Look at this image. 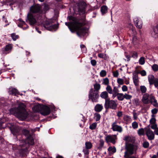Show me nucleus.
Segmentation results:
<instances>
[{"instance_id": "nucleus-1", "label": "nucleus", "mask_w": 158, "mask_h": 158, "mask_svg": "<svg viewBox=\"0 0 158 158\" xmlns=\"http://www.w3.org/2000/svg\"><path fill=\"white\" fill-rule=\"evenodd\" d=\"M68 18L70 22H66L65 25L67 26L70 31L72 32L77 31V34L79 36H84L85 34L86 30L84 28H82V24L79 23L77 19L72 16H69Z\"/></svg>"}, {"instance_id": "nucleus-2", "label": "nucleus", "mask_w": 158, "mask_h": 158, "mask_svg": "<svg viewBox=\"0 0 158 158\" xmlns=\"http://www.w3.org/2000/svg\"><path fill=\"white\" fill-rule=\"evenodd\" d=\"M26 106L23 103L19 104L17 108L11 109L10 112L12 114H16L18 118L21 120L25 119L28 116V114L25 110Z\"/></svg>"}, {"instance_id": "nucleus-3", "label": "nucleus", "mask_w": 158, "mask_h": 158, "mask_svg": "<svg viewBox=\"0 0 158 158\" xmlns=\"http://www.w3.org/2000/svg\"><path fill=\"white\" fill-rule=\"evenodd\" d=\"M27 18L30 24L33 25L35 24L37 22H40V21L42 18V16L40 15L37 16L32 14L31 13H29L28 14Z\"/></svg>"}, {"instance_id": "nucleus-4", "label": "nucleus", "mask_w": 158, "mask_h": 158, "mask_svg": "<svg viewBox=\"0 0 158 158\" xmlns=\"http://www.w3.org/2000/svg\"><path fill=\"white\" fill-rule=\"evenodd\" d=\"M117 101L110 100L108 98V100H106L104 104V106L106 109L110 108L114 110H116L117 107Z\"/></svg>"}, {"instance_id": "nucleus-5", "label": "nucleus", "mask_w": 158, "mask_h": 158, "mask_svg": "<svg viewBox=\"0 0 158 158\" xmlns=\"http://www.w3.org/2000/svg\"><path fill=\"white\" fill-rule=\"evenodd\" d=\"M98 93L99 92L94 90L92 88L91 89L88 95L89 99L91 100L93 102H98L99 97Z\"/></svg>"}, {"instance_id": "nucleus-6", "label": "nucleus", "mask_w": 158, "mask_h": 158, "mask_svg": "<svg viewBox=\"0 0 158 158\" xmlns=\"http://www.w3.org/2000/svg\"><path fill=\"white\" fill-rule=\"evenodd\" d=\"M125 148L126 150L125 152H127V154L130 155L136 153V151L138 148V146L136 145L127 143Z\"/></svg>"}, {"instance_id": "nucleus-7", "label": "nucleus", "mask_w": 158, "mask_h": 158, "mask_svg": "<svg viewBox=\"0 0 158 158\" xmlns=\"http://www.w3.org/2000/svg\"><path fill=\"white\" fill-rule=\"evenodd\" d=\"M44 27L48 30L53 31L56 30L58 28V25L55 24L51 25L49 20L46 21L44 24Z\"/></svg>"}, {"instance_id": "nucleus-8", "label": "nucleus", "mask_w": 158, "mask_h": 158, "mask_svg": "<svg viewBox=\"0 0 158 158\" xmlns=\"http://www.w3.org/2000/svg\"><path fill=\"white\" fill-rule=\"evenodd\" d=\"M30 11L32 14L37 15H40L42 16V11L40 10V7L38 5L32 6L30 8Z\"/></svg>"}, {"instance_id": "nucleus-9", "label": "nucleus", "mask_w": 158, "mask_h": 158, "mask_svg": "<svg viewBox=\"0 0 158 158\" xmlns=\"http://www.w3.org/2000/svg\"><path fill=\"white\" fill-rule=\"evenodd\" d=\"M150 125L145 127V134L148 139L150 140H153L155 138V134L154 132L151 130L149 127Z\"/></svg>"}, {"instance_id": "nucleus-10", "label": "nucleus", "mask_w": 158, "mask_h": 158, "mask_svg": "<svg viewBox=\"0 0 158 158\" xmlns=\"http://www.w3.org/2000/svg\"><path fill=\"white\" fill-rule=\"evenodd\" d=\"M117 139V136L116 135H106L105 139L106 143L110 142L113 144L116 143V140Z\"/></svg>"}, {"instance_id": "nucleus-11", "label": "nucleus", "mask_w": 158, "mask_h": 158, "mask_svg": "<svg viewBox=\"0 0 158 158\" xmlns=\"http://www.w3.org/2000/svg\"><path fill=\"white\" fill-rule=\"evenodd\" d=\"M40 113L42 115L46 116L48 115L50 113V107L46 105H42L40 106Z\"/></svg>"}, {"instance_id": "nucleus-12", "label": "nucleus", "mask_w": 158, "mask_h": 158, "mask_svg": "<svg viewBox=\"0 0 158 158\" xmlns=\"http://www.w3.org/2000/svg\"><path fill=\"white\" fill-rule=\"evenodd\" d=\"M111 129L113 131H117L121 133L122 132L123 129L122 127L117 125L116 121H115L111 125Z\"/></svg>"}, {"instance_id": "nucleus-13", "label": "nucleus", "mask_w": 158, "mask_h": 158, "mask_svg": "<svg viewBox=\"0 0 158 158\" xmlns=\"http://www.w3.org/2000/svg\"><path fill=\"white\" fill-rule=\"evenodd\" d=\"M78 6V11L82 14L84 13L85 11L86 3L84 2H81L79 3Z\"/></svg>"}, {"instance_id": "nucleus-14", "label": "nucleus", "mask_w": 158, "mask_h": 158, "mask_svg": "<svg viewBox=\"0 0 158 158\" xmlns=\"http://www.w3.org/2000/svg\"><path fill=\"white\" fill-rule=\"evenodd\" d=\"M134 22L135 25L139 28L141 29L142 27L143 23L141 20L137 17H135L134 19Z\"/></svg>"}, {"instance_id": "nucleus-15", "label": "nucleus", "mask_w": 158, "mask_h": 158, "mask_svg": "<svg viewBox=\"0 0 158 158\" xmlns=\"http://www.w3.org/2000/svg\"><path fill=\"white\" fill-rule=\"evenodd\" d=\"M151 35L154 38H158V24L153 28L151 32Z\"/></svg>"}, {"instance_id": "nucleus-16", "label": "nucleus", "mask_w": 158, "mask_h": 158, "mask_svg": "<svg viewBox=\"0 0 158 158\" xmlns=\"http://www.w3.org/2000/svg\"><path fill=\"white\" fill-rule=\"evenodd\" d=\"M149 95L148 94H144L142 97V101L145 104H148L150 103L149 100Z\"/></svg>"}, {"instance_id": "nucleus-17", "label": "nucleus", "mask_w": 158, "mask_h": 158, "mask_svg": "<svg viewBox=\"0 0 158 158\" xmlns=\"http://www.w3.org/2000/svg\"><path fill=\"white\" fill-rule=\"evenodd\" d=\"M132 79L134 83L135 86H138L139 85V78L137 74H133L132 77Z\"/></svg>"}, {"instance_id": "nucleus-18", "label": "nucleus", "mask_w": 158, "mask_h": 158, "mask_svg": "<svg viewBox=\"0 0 158 158\" xmlns=\"http://www.w3.org/2000/svg\"><path fill=\"white\" fill-rule=\"evenodd\" d=\"M149 101L150 102H151L154 106L156 107H158V103L157 102V101L154 96L152 95L150 96Z\"/></svg>"}, {"instance_id": "nucleus-19", "label": "nucleus", "mask_w": 158, "mask_h": 158, "mask_svg": "<svg viewBox=\"0 0 158 158\" xmlns=\"http://www.w3.org/2000/svg\"><path fill=\"white\" fill-rule=\"evenodd\" d=\"M13 48L12 45L9 44L6 45L4 48L3 52L5 54L8 53L10 52Z\"/></svg>"}, {"instance_id": "nucleus-20", "label": "nucleus", "mask_w": 158, "mask_h": 158, "mask_svg": "<svg viewBox=\"0 0 158 158\" xmlns=\"http://www.w3.org/2000/svg\"><path fill=\"white\" fill-rule=\"evenodd\" d=\"M8 92L10 94L14 95L15 96L19 94V92L16 89L12 87L9 89Z\"/></svg>"}, {"instance_id": "nucleus-21", "label": "nucleus", "mask_w": 158, "mask_h": 158, "mask_svg": "<svg viewBox=\"0 0 158 158\" xmlns=\"http://www.w3.org/2000/svg\"><path fill=\"white\" fill-rule=\"evenodd\" d=\"M103 108V106L102 105L98 104H97L94 107V110L97 112H101Z\"/></svg>"}, {"instance_id": "nucleus-22", "label": "nucleus", "mask_w": 158, "mask_h": 158, "mask_svg": "<svg viewBox=\"0 0 158 158\" xmlns=\"http://www.w3.org/2000/svg\"><path fill=\"white\" fill-rule=\"evenodd\" d=\"M100 96L102 98L105 99V100H108V94L106 91L102 92L100 94Z\"/></svg>"}, {"instance_id": "nucleus-23", "label": "nucleus", "mask_w": 158, "mask_h": 158, "mask_svg": "<svg viewBox=\"0 0 158 158\" xmlns=\"http://www.w3.org/2000/svg\"><path fill=\"white\" fill-rule=\"evenodd\" d=\"M148 80L150 85H152L154 84L155 82V77L154 76L152 75H150L148 77Z\"/></svg>"}, {"instance_id": "nucleus-24", "label": "nucleus", "mask_w": 158, "mask_h": 158, "mask_svg": "<svg viewBox=\"0 0 158 158\" xmlns=\"http://www.w3.org/2000/svg\"><path fill=\"white\" fill-rule=\"evenodd\" d=\"M79 120L81 122V123L80 124V126L81 127L82 126V124H84L85 123L86 121V120L83 116V115L82 114H80L78 116Z\"/></svg>"}, {"instance_id": "nucleus-25", "label": "nucleus", "mask_w": 158, "mask_h": 158, "mask_svg": "<svg viewBox=\"0 0 158 158\" xmlns=\"http://www.w3.org/2000/svg\"><path fill=\"white\" fill-rule=\"evenodd\" d=\"M145 133V127L144 128H142L139 129L137 131V133L139 136L144 135Z\"/></svg>"}, {"instance_id": "nucleus-26", "label": "nucleus", "mask_w": 158, "mask_h": 158, "mask_svg": "<svg viewBox=\"0 0 158 158\" xmlns=\"http://www.w3.org/2000/svg\"><path fill=\"white\" fill-rule=\"evenodd\" d=\"M94 90L98 92L101 88V85L99 84L96 83L94 85Z\"/></svg>"}, {"instance_id": "nucleus-27", "label": "nucleus", "mask_w": 158, "mask_h": 158, "mask_svg": "<svg viewBox=\"0 0 158 158\" xmlns=\"http://www.w3.org/2000/svg\"><path fill=\"white\" fill-rule=\"evenodd\" d=\"M130 155L127 154V152H124V157L125 158H138V156H130Z\"/></svg>"}, {"instance_id": "nucleus-28", "label": "nucleus", "mask_w": 158, "mask_h": 158, "mask_svg": "<svg viewBox=\"0 0 158 158\" xmlns=\"http://www.w3.org/2000/svg\"><path fill=\"white\" fill-rule=\"evenodd\" d=\"M26 141L30 145H33L34 143V141L32 138L30 136L29 138H27Z\"/></svg>"}, {"instance_id": "nucleus-29", "label": "nucleus", "mask_w": 158, "mask_h": 158, "mask_svg": "<svg viewBox=\"0 0 158 158\" xmlns=\"http://www.w3.org/2000/svg\"><path fill=\"white\" fill-rule=\"evenodd\" d=\"M101 11L102 14H104L107 12V8L106 6H103L101 7Z\"/></svg>"}, {"instance_id": "nucleus-30", "label": "nucleus", "mask_w": 158, "mask_h": 158, "mask_svg": "<svg viewBox=\"0 0 158 158\" xmlns=\"http://www.w3.org/2000/svg\"><path fill=\"white\" fill-rule=\"evenodd\" d=\"M124 94L123 93H118L117 97V99L120 101H122L124 99Z\"/></svg>"}, {"instance_id": "nucleus-31", "label": "nucleus", "mask_w": 158, "mask_h": 158, "mask_svg": "<svg viewBox=\"0 0 158 158\" xmlns=\"http://www.w3.org/2000/svg\"><path fill=\"white\" fill-rule=\"evenodd\" d=\"M106 91H107V93H108L110 94H112L113 90L112 88L110 85H108L106 88Z\"/></svg>"}, {"instance_id": "nucleus-32", "label": "nucleus", "mask_w": 158, "mask_h": 158, "mask_svg": "<svg viewBox=\"0 0 158 158\" xmlns=\"http://www.w3.org/2000/svg\"><path fill=\"white\" fill-rule=\"evenodd\" d=\"M104 143V141L103 139H101L99 140V146L98 148L101 149L103 147Z\"/></svg>"}, {"instance_id": "nucleus-33", "label": "nucleus", "mask_w": 158, "mask_h": 158, "mask_svg": "<svg viewBox=\"0 0 158 158\" xmlns=\"http://www.w3.org/2000/svg\"><path fill=\"white\" fill-rule=\"evenodd\" d=\"M117 82L119 85H122L124 84V79H123L118 78L117 79Z\"/></svg>"}, {"instance_id": "nucleus-34", "label": "nucleus", "mask_w": 158, "mask_h": 158, "mask_svg": "<svg viewBox=\"0 0 158 158\" xmlns=\"http://www.w3.org/2000/svg\"><path fill=\"white\" fill-rule=\"evenodd\" d=\"M85 145L87 149H90L91 148L92 146L91 143L89 142H86L85 143Z\"/></svg>"}, {"instance_id": "nucleus-35", "label": "nucleus", "mask_w": 158, "mask_h": 158, "mask_svg": "<svg viewBox=\"0 0 158 158\" xmlns=\"http://www.w3.org/2000/svg\"><path fill=\"white\" fill-rule=\"evenodd\" d=\"M140 90L142 94L145 93L147 91V88L144 85L140 86Z\"/></svg>"}, {"instance_id": "nucleus-36", "label": "nucleus", "mask_w": 158, "mask_h": 158, "mask_svg": "<svg viewBox=\"0 0 158 158\" xmlns=\"http://www.w3.org/2000/svg\"><path fill=\"white\" fill-rule=\"evenodd\" d=\"M152 118L150 120V123L151 124H154L156 123V119L155 118L154 115H152Z\"/></svg>"}, {"instance_id": "nucleus-37", "label": "nucleus", "mask_w": 158, "mask_h": 158, "mask_svg": "<svg viewBox=\"0 0 158 158\" xmlns=\"http://www.w3.org/2000/svg\"><path fill=\"white\" fill-rule=\"evenodd\" d=\"M94 118L96 121H98L100 120L101 116L99 114L95 113L94 114Z\"/></svg>"}, {"instance_id": "nucleus-38", "label": "nucleus", "mask_w": 158, "mask_h": 158, "mask_svg": "<svg viewBox=\"0 0 158 158\" xmlns=\"http://www.w3.org/2000/svg\"><path fill=\"white\" fill-rule=\"evenodd\" d=\"M11 37L12 40L14 41H15L17 39H18L19 36L18 35H16L15 34L13 33L11 34Z\"/></svg>"}, {"instance_id": "nucleus-39", "label": "nucleus", "mask_w": 158, "mask_h": 158, "mask_svg": "<svg viewBox=\"0 0 158 158\" xmlns=\"http://www.w3.org/2000/svg\"><path fill=\"white\" fill-rule=\"evenodd\" d=\"M134 104L136 106H138L140 104V101L138 98H135L133 101Z\"/></svg>"}, {"instance_id": "nucleus-40", "label": "nucleus", "mask_w": 158, "mask_h": 158, "mask_svg": "<svg viewBox=\"0 0 158 158\" xmlns=\"http://www.w3.org/2000/svg\"><path fill=\"white\" fill-rule=\"evenodd\" d=\"M139 64L141 65H143L145 63V58L143 57H141L139 60Z\"/></svg>"}, {"instance_id": "nucleus-41", "label": "nucleus", "mask_w": 158, "mask_h": 158, "mask_svg": "<svg viewBox=\"0 0 158 158\" xmlns=\"http://www.w3.org/2000/svg\"><path fill=\"white\" fill-rule=\"evenodd\" d=\"M106 70H102L100 73V76L102 77H103L106 76Z\"/></svg>"}, {"instance_id": "nucleus-42", "label": "nucleus", "mask_w": 158, "mask_h": 158, "mask_svg": "<svg viewBox=\"0 0 158 158\" xmlns=\"http://www.w3.org/2000/svg\"><path fill=\"white\" fill-rule=\"evenodd\" d=\"M132 127L134 129H136L138 127V123L135 121L132 123Z\"/></svg>"}, {"instance_id": "nucleus-43", "label": "nucleus", "mask_w": 158, "mask_h": 158, "mask_svg": "<svg viewBox=\"0 0 158 158\" xmlns=\"http://www.w3.org/2000/svg\"><path fill=\"white\" fill-rule=\"evenodd\" d=\"M23 134L25 136H29V131L28 130L24 129L22 131Z\"/></svg>"}, {"instance_id": "nucleus-44", "label": "nucleus", "mask_w": 158, "mask_h": 158, "mask_svg": "<svg viewBox=\"0 0 158 158\" xmlns=\"http://www.w3.org/2000/svg\"><path fill=\"white\" fill-rule=\"evenodd\" d=\"M97 126V123H94L90 125L89 126V128L91 130L95 129Z\"/></svg>"}, {"instance_id": "nucleus-45", "label": "nucleus", "mask_w": 158, "mask_h": 158, "mask_svg": "<svg viewBox=\"0 0 158 158\" xmlns=\"http://www.w3.org/2000/svg\"><path fill=\"white\" fill-rule=\"evenodd\" d=\"M102 84L106 85H109V80L107 78H106L103 79Z\"/></svg>"}, {"instance_id": "nucleus-46", "label": "nucleus", "mask_w": 158, "mask_h": 158, "mask_svg": "<svg viewBox=\"0 0 158 158\" xmlns=\"http://www.w3.org/2000/svg\"><path fill=\"white\" fill-rule=\"evenodd\" d=\"M124 96V99L125 98L127 100H130L132 98V96L127 94H125Z\"/></svg>"}, {"instance_id": "nucleus-47", "label": "nucleus", "mask_w": 158, "mask_h": 158, "mask_svg": "<svg viewBox=\"0 0 158 158\" xmlns=\"http://www.w3.org/2000/svg\"><path fill=\"white\" fill-rule=\"evenodd\" d=\"M153 70L154 71H157L158 70V65L156 64H154L152 66Z\"/></svg>"}, {"instance_id": "nucleus-48", "label": "nucleus", "mask_w": 158, "mask_h": 158, "mask_svg": "<svg viewBox=\"0 0 158 158\" xmlns=\"http://www.w3.org/2000/svg\"><path fill=\"white\" fill-rule=\"evenodd\" d=\"M108 150L109 152L112 151L114 153L116 152V149L115 147L112 148L111 147H110L108 148Z\"/></svg>"}, {"instance_id": "nucleus-49", "label": "nucleus", "mask_w": 158, "mask_h": 158, "mask_svg": "<svg viewBox=\"0 0 158 158\" xmlns=\"http://www.w3.org/2000/svg\"><path fill=\"white\" fill-rule=\"evenodd\" d=\"M138 56V54L137 52H134L132 54L131 57L137 59Z\"/></svg>"}, {"instance_id": "nucleus-50", "label": "nucleus", "mask_w": 158, "mask_h": 158, "mask_svg": "<svg viewBox=\"0 0 158 158\" xmlns=\"http://www.w3.org/2000/svg\"><path fill=\"white\" fill-rule=\"evenodd\" d=\"M112 73L113 76L115 77H117L119 74L117 70L113 72Z\"/></svg>"}, {"instance_id": "nucleus-51", "label": "nucleus", "mask_w": 158, "mask_h": 158, "mask_svg": "<svg viewBox=\"0 0 158 158\" xmlns=\"http://www.w3.org/2000/svg\"><path fill=\"white\" fill-rule=\"evenodd\" d=\"M149 146V143L147 141H144L143 143V146L145 148H147Z\"/></svg>"}, {"instance_id": "nucleus-52", "label": "nucleus", "mask_w": 158, "mask_h": 158, "mask_svg": "<svg viewBox=\"0 0 158 158\" xmlns=\"http://www.w3.org/2000/svg\"><path fill=\"white\" fill-rule=\"evenodd\" d=\"M123 119L126 122H129L131 118L129 116L125 115Z\"/></svg>"}, {"instance_id": "nucleus-53", "label": "nucleus", "mask_w": 158, "mask_h": 158, "mask_svg": "<svg viewBox=\"0 0 158 158\" xmlns=\"http://www.w3.org/2000/svg\"><path fill=\"white\" fill-rule=\"evenodd\" d=\"M131 138L129 136H126L124 138V140L126 141L125 145L126 143H128V142L130 140Z\"/></svg>"}, {"instance_id": "nucleus-54", "label": "nucleus", "mask_w": 158, "mask_h": 158, "mask_svg": "<svg viewBox=\"0 0 158 158\" xmlns=\"http://www.w3.org/2000/svg\"><path fill=\"white\" fill-rule=\"evenodd\" d=\"M81 48L83 52L86 53V48L85 46L83 44L81 45Z\"/></svg>"}, {"instance_id": "nucleus-55", "label": "nucleus", "mask_w": 158, "mask_h": 158, "mask_svg": "<svg viewBox=\"0 0 158 158\" xmlns=\"http://www.w3.org/2000/svg\"><path fill=\"white\" fill-rule=\"evenodd\" d=\"M122 89L123 92H126L128 90V88L126 85H123L122 87Z\"/></svg>"}, {"instance_id": "nucleus-56", "label": "nucleus", "mask_w": 158, "mask_h": 158, "mask_svg": "<svg viewBox=\"0 0 158 158\" xmlns=\"http://www.w3.org/2000/svg\"><path fill=\"white\" fill-rule=\"evenodd\" d=\"M139 73L142 76H145L147 74L146 72V71L144 70L141 71L139 72Z\"/></svg>"}, {"instance_id": "nucleus-57", "label": "nucleus", "mask_w": 158, "mask_h": 158, "mask_svg": "<svg viewBox=\"0 0 158 158\" xmlns=\"http://www.w3.org/2000/svg\"><path fill=\"white\" fill-rule=\"evenodd\" d=\"M158 112V110L156 108H154L152 109L151 110L152 115H154V114H156Z\"/></svg>"}, {"instance_id": "nucleus-58", "label": "nucleus", "mask_w": 158, "mask_h": 158, "mask_svg": "<svg viewBox=\"0 0 158 158\" xmlns=\"http://www.w3.org/2000/svg\"><path fill=\"white\" fill-rule=\"evenodd\" d=\"M123 114L122 111H118L117 113V116L120 118L123 116Z\"/></svg>"}, {"instance_id": "nucleus-59", "label": "nucleus", "mask_w": 158, "mask_h": 158, "mask_svg": "<svg viewBox=\"0 0 158 158\" xmlns=\"http://www.w3.org/2000/svg\"><path fill=\"white\" fill-rule=\"evenodd\" d=\"M155 86L156 87H158V79L156 78L155 79V82L154 84Z\"/></svg>"}, {"instance_id": "nucleus-60", "label": "nucleus", "mask_w": 158, "mask_h": 158, "mask_svg": "<svg viewBox=\"0 0 158 158\" xmlns=\"http://www.w3.org/2000/svg\"><path fill=\"white\" fill-rule=\"evenodd\" d=\"M137 40V37L136 36H134L132 38V42L134 44H135L136 43V41Z\"/></svg>"}, {"instance_id": "nucleus-61", "label": "nucleus", "mask_w": 158, "mask_h": 158, "mask_svg": "<svg viewBox=\"0 0 158 158\" xmlns=\"http://www.w3.org/2000/svg\"><path fill=\"white\" fill-rule=\"evenodd\" d=\"M152 125L151 126V128L153 130H155L157 128V126L156 123L154 124H152Z\"/></svg>"}, {"instance_id": "nucleus-62", "label": "nucleus", "mask_w": 158, "mask_h": 158, "mask_svg": "<svg viewBox=\"0 0 158 158\" xmlns=\"http://www.w3.org/2000/svg\"><path fill=\"white\" fill-rule=\"evenodd\" d=\"M98 56L100 58H105L106 55L103 53H99L98 54Z\"/></svg>"}, {"instance_id": "nucleus-63", "label": "nucleus", "mask_w": 158, "mask_h": 158, "mask_svg": "<svg viewBox=\"0 0 158 158\" xmlns=\"http://www.w3.org/2000/svg\"><path fill=\"white\" fill-rule=\"evenodd\" d=\"M133 117H134V119H137V113L135 112H133Z\"/></svg>"}, {"instance_id": "nucleus-64", "label": "nucleus", "mask_w": 158, "mask_h": 158, "mask_svg": "<svg viewBox=\"0 0 158 158\" xmlns=\"http://www.w3.org/2000/svg\"><path fill=\"white\" fill-rule=\"evenodd\" d=\"M123 78L124 79V81H125V84L126 85L129 84V81L125 77H123Z\"/></svg>"}]
</instances>
